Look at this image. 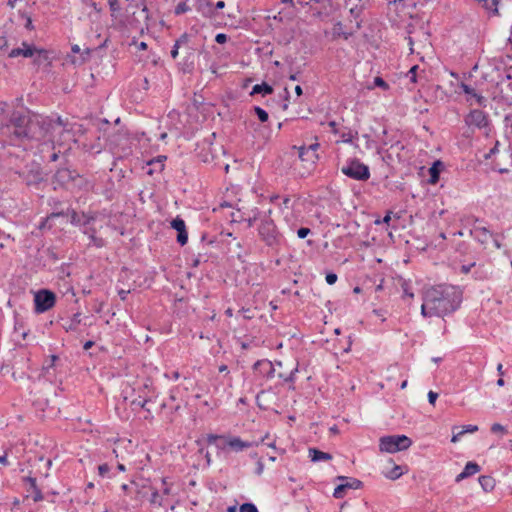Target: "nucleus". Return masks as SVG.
Listing matches in <instances>:
<instances>
[{"instance_id": "obj_1", "label": "nucleus", "mask_w": 512, "mask_h": 512, "mask_svg": "<svg viewBox=\"0 0 512 512\" xmlns=\"http://www.w3.org/2000/svg\"><path fill=\"white\" fill-rule=\"evenodd\" d=\"M462 302V290L453 285L428 288L423 295L421 314L424 317H444L456 311Z\"/></svg>"}, {"instance_id": "obj_2", "label": "nucleus", "mask_w": 512, "mask_h": 512, "mask_svg": "<svg viewBox=\"0 0 512 512\" xmlns=\"http://www.w3.org/2000/svg\"><path fill=\"white\" fill-rule=\"evenodd\" d=\"M32 116L20 111L12 112L9 121L1 127V134L11 145H21L31 141L30 124Z\"/></svg>"}, {"instance_id": "obj_3", "label": "nucleus", "mask_w": 512, "mask_h": 512, "mask_svg": "<svg viewBox=\"0 0 512 512\" xmlns=\"http://www.w3.org/2000/svg\"><path fill=\"white\" fill-rule=\"evenodd\" d=\"M65 130V125L61 117L56 119L42 116L33 115L32 123L30 124L31 141H43L55 143L56 134H61Z\"/></svg>"}, {"instance_id": "obj_4", "label": "nucleus", "mask_w": 512, "mask_h": 512, "mask_svg": "<svg viewBox=\"0 0 512 512\" xmlns=\"http://www.w3.org/2000/svg\"><path fill=\"white\" fill-rule=\"evenodd\" d=\"M108 4L111 16L128 29H139L141 19H147L146 8H139L137 5H128L126 15H123L119 0H108Z\"/></svg>"}, {"instance_id": "obj_5", "label": "nucleus", "mask_w": 512, "mask_h": 512, "mask_svg": "<svg viewBox=\"0 0 512 512\" xmlns=\"http://www.w3.org/2000/svg\"><path fill=\"white\" fill-rule=\"evenodd\" d=\"M272 210L269 209L261 217V223L258 228L259 236L261 240L270 248L275 249L281 243V235L271 219Z\"/></svg>"}, {"instance_id": "obj_6", "label": "nucleus", "mask_w": 512, "mask_h": 512, "mask_svg": "<svg viewBox=\"0 0 512 512\" xmlns=\"http://www.w3.org/2000/svg\"><path fill=\"white\" fill-rule=\"evenodd\" d=\"M412 440L406 435H387L379 439L381 452L396 453L410 448Z\"/></svg>"}, {"instance_id": "obj_7", "label": "nucleus", "mask_w": 512, "mask_h": 512, "mask_svg": "<svg viewBox=\"0 0 512 512\" xmlns=\"http://www.w3.org/2000/svg\"><path fill=\"white\" fill-rule=\"evenodd\" d=\"M341 172L354 180L366 181L370 178L369 167L358 159L348 160L346 165L341 168Z\"/></svg>"}, {"instance_id": "obj_8", "label": "nucleus", "mask_w": 512, "mask_h": 512, "mask_svg": "<svg viewBox=\"0 0 512 512\" xmlns=\"http://www.w3.org/2000/svg\"><path fill=\"white\" fill-rule=\"evenodd\" d=\"M18 174L27 186H38L44 180L42 167L35 161L27 164Z\"/></svg>"}, {"instance_id": "obj_9", "label": "nucleus", "mask_w": 512, "mask_h": 512, "mask_svg": "<svg viewBox=\"0 0 512 512\" xmlns=\"http://www.w3.org/2000/svg\"><path fill=\"white\" fill-rule=\"evenodd\" d=\"M468 127H475L484 130L486 134L490 131L489 115L479 109H472L464 118Z\"/></svg>"}, {"instance_id": "obj_10", "label": "nucleus", "mask_w": 512, "mask_h": 512, "mask_svg": "<svg viewBox=\"0 0 512 512\" xmlns=\"http://www.w3.org/2000/svg\"><path fill=\"white\" fill-rule=\"evenodd\" d=\"M56 295L48 289H41L34 295V309L36 313H44L54 307Z\"/></svg>"}, {"instance_id": "obj_11", "label": "nucleus", "mask_w": 512, "mask_h": 512, "mask_svg": "<svg viewBox=\"0 0 512 512\" xmlns=\"http://www.w3.org/2000/svg\"><path fill=\"white\" fill-rule=\"evenodd\" d=\"M253 371L256 380L263 384V381H268L275 376V368L271 361L267 359L258 360L253 365Z\"/></svg>"}, {"instance_id": "obj_12", "label": "nucleus", "mask_w": 512, "mask_h": 512, "mask_svg": "<svg viewBox=\"0 0 512 512\" xmlns=\"http://www.w3.org/2000/svg\"><path fill=\"white\" fill-rule=\"evenodd\" d=\"M459 88L464 94H466V102L470 106L474 104L483 108L487 106V99L481 93L476 92V90L470 85L461 82L459 84Z\"/></svg>"}, {"instance_id": "obj_13", "label": "nucleus", "mask_w": 512, "mask_h": 512, "mask_svg": "<svg viewBox=\"0 0 512 512\" xmlns=\"http://www.w3.org/2000/svg\"><path fill=\"white\" fill-rule=\"evenodd\" d=\"M341 483L334 489L333 496L337 499L343 498L347 489H358L362 482L355 478L339 476Z\"/></svg>"}, {"instance_id": "obj_14", "label": "nucleus", "mask_w": 512, "mask_h": 512, "mask_svg": "<svg viewBox=\"0 0 512 512\" xmlns=\"http://www.w3.org/2000/svg\"><path fill=\"white\" fill-rule=\"evenodd\" d=\"M197 157L204 163H209L214 159V152L212 148L211 138L204 139L197 144L196 147Z\"/></svg>"}, {"instance_id": "obj_15", "label": "nucleus", "mask_w": 512, "mask_h": 512, "mask_svg": "<svg viewBox=\"0 0 512 512\" xmlns=\"http://www.w3.org/2000/svg\"><path fill=\"white\" fill-rule=\"evenodd\" d=\"M170 227L177 232V243L181 246L186 245L188 242V231L185 221L180 216H177L170 222Z\"/></svg>"}, {"instance_id": "obj_16", "label": "nucleus", "mask_w": 512, "mask_h": 512, "mask_svg": "<svg viewBox=\"0 0 512 512\" xmlns=\"http://www.w3.org/2000/svg\"><path fill=\"white\" fill-rule=\"evenodd\" d=\"M22 45H23L22 48H14V49H12L11 52L9 53V57L15 58V57H18V56H23V57H26V58H30V57H33L36 52L39 55L42 54V53L46 54L45 50H37L34 46H31V45H29V44H27L25 42Z\"/></svg>"}, {"instance_id": "obj_17", "label": "nucleus", "mask_w": 512, "mask_h": 512, "mask_svg": "<svg viewBox=\"0 0 512 512\" xmlns=\"http://www.w3.org/2000/svg\"><path fill=\"white\" fill-rule=\"evenodd\" d=\"M470 235L482 245H486L493 237V233L486 227L476 225L470 230Z\"/></svg>"}, {"instance_id": "obj_18", "label": "nucleus", "mask_w": 512, "mask_h": 512, "mask_svg": "<svg viewBox=\"0 0 512 512\" xmlns=\"http://www.w3.org/2000/svg\"><path fill=\"white\" fill-rule=\"evenodd\" d=\"M75 172L71 171L67 168H61L56 171L53 177V183L57 184L58 186H65L70 181L74 180L75 178Z\"/></svg>"}, {"instance_id": "obj_19", "label": "nucleus", "mask_w": 512, "mask_h": 512, "mask_svg": "<svg viewBox=\"0 0 512 512\" xmlns=\"http://www.w3.org/2000/svg\"><path fill=\"white\" fill-rule=\"evenodd\" d=\"M226 445L235 452H241L253 446L252 442L243 441L240 437H229L226 440Z\"/></svg>"}, {"instance_id": "obj_20", "label": "nucleus", "mask_w": 512, "mask_h": 512, "mask_svg": "<svg viewBox=\"0 0 512 512\" xmlns=\"http://www.w3.org/2000/svg\"><path fill=\"white\" fill-rule=\"evenodd\" d=\"M83 234L87 235L90 239L89 246H95L97 248H102L105 246V240L101 237H97V230L95 227L83 228Z\"/></svg>"}, {"instance_id": "obj_21", "label": "nucleus", "mask_w": 512, "mask_h": 512, "mask_svg": "<svg viewBox=\"0 0 512 512\" xmlns=\"http://www.w3.org/2000/svg\"><path fill=\"white\" fill-rule=\"evenodd\" d=\"M453 436L451 438V442L456 443L459 439L466 433H474L478 431V426L476 425H465L462 427H453Z\"/></svg>"}, {"instance_id": "obj_22", "label": "nucleus", "mask_w": 512, "mask_h": 512, "mask_svg": "<svg viewBox=\"0 0 512 512\" xmlns=\"http://www.w3.org/2000/svg\"><path fill=\"white\" fill-rule=\"evenodd\" d=\"M299 158L304 162L315 163L318 160V154L312 153L307 146L297 148Z\"/></svg>"}, {"instance_id": "obj_23", "label": "nucleus", "mask_w": 512, "mask_h": 512, "mask_svg": "<svg viewBox=\"0 0 512 512\" xmlns=\"http://www.w3.org/2000/svg\"><path fill=\"white\" fill-rule=\"evenodd\" d=\"M443 170V163L439 160L435 161L433 165L429 168V182L431 184H436L439 181V175Z\"/></svg>"}, {"instance_id": "obj_24", "label": "nucleus", "mask_w": 512, "mask_h": 512, "mask_svg": "<svg viewBox=\"0 0 512 512\" xmlns=\"http://www.w3.org/2000/svg\"><path fill=\"white\" fill-rule=\"evenodd\" d=\"M309 457L312 462L328 461L332 459V455L316 448H309Z\"/></svg>"}, {"instance_id": "obj_25", "label": "nucleus", "mask_w": 512, "mask_h": 512, "mask_svg": "<svg viewBox=\"0 0 512 512\" xmlns=\"http://www.w3.org/2000/svg\"><path fill=\"white\" fill-rule=\"evenodd\" d=\"M65 215H70V222L73 224V225H79L81 226V217L79 216V214L71 209V210H68L67 213L61 211V212H54L52 213L49 218H55V217H60V216H65Z\"/></svg>"}, {"instance_id": "obj_26", "label": "nucleus", "mask_w": 512, "mask_h": 512, "mask_svg": "<svg viewBox=\"0 0 512 512\" xmlns=\"http://www.w3.org/2000/svg\"><path fill=\"white\" fill-rule=\"evenodd\" d=\"M273 92V87L266 82H262L261 84H256L253 86L251 95L254 94H262L263 96L269 95Z\"/></svg>"}, {"instance_id": "obj_27", "label": "nucleus", "mask_w": 512, "mask_h": 512, "mask_svg": "<svg viewBox=\"0 0 512 512\" xmlns=\"http://www.w3.org/2000/svg\"><path fill=\"white\" fill-rule=\"evenodd\" d=\"M479 484L485 492L492 491L495 487V480L493 477L488 475H482L479 477Z\"/></svg>"}, {"instance_id": "obj_28", "label": "nucleus", "mask_w": 512, "mask_h": 512, "mask_svg": "<svg viewBox=\"0 0 512 512\" xmlns=\"http://www.w3.org/2000/svg\"><path fill=\"white\" fill-rule=\"evenodd\" d=\"M81 323V314L75 313L70 320L63 324V328L66 331H76L78 325Z\"/></svg>"}, {"instance_id": "obj_29", "label": "nucleus", "mask_w": 512, "mask_h": 512, "mask_svg": "<svg viewBox=\"0 0 512 512\" xmlns=\"http://www.w3.org/2000/svg\"><path fill=\"white\" fill-rule=\"evenodd\" d=\"M504 125L506 135L510 139V145L512 146V112L505 115Z\"/></svg>"}, {"instance_id": "obj_30", "label": "nucleus", "mask_w": 512, "mask_h": 512, "mask_svg": "<svg viewBox=\"0 0 512 512\" xmlns=\"http://www.w3.org/2000/svg\"><path fill=\"white\" fill-rule=\"evenodd\" d=\"M463 471L465 474L470 477L480 471V466L475 462H467Z\"/></svg>"}, {"instance_id": "obj_31", "label": "nucleus", "mask_w": 512, "mask_h": 512, "mask_svg": "<svg viewBox=\"0 0 512 512\" xmlns=\"http://www.w3.org/2000/svg\"><path fill=\"white\" fill-rule=\"evenodd\" d=\"M402 474V468L398 465H395L390 471L384 472L385 477L391 480L398 479Z\"/></svg>"}, {"instance_id": "obj_32", "label": "nucleus", "mask_w": 512, "mask_h": 512, "mask_svg": "<svg viewBox=\"0 0 512 512\" xmlns=\"http://www.w3.org/2000/svg\"><path fill=\"white\" fill-rule=\"evenodd\" d=\"M140 198L141 200L144 202L146 199H149V200H152L153 202L157 203V200L154 199L155 195H154V192L152 191L151 188L149 187H145L141 192H140Z\"/></svg>"}, {"instance_id": "obj_33", "label": "nucleus", "mask_w": 512, "mask_h": 512, "mask_svg": "<svg viewBox=\"0 0 512 512\" xmlns=\"http://www.w3.org/2000/svg\"><path fill=\"white\" fill-rule=\"evenodd\" d=\"M358 133L357 132H353L351 130H348L346 132H342L340 137H341V141L344 142V143H352L353 140L357 137Z\"/></svg>"}, {"instance_id": "obj_34", "label": "nucleus", "mask_w": 512, "mask_h": 512, "mask_svg": "<svg viewBox=\"0 0 512 512\" xmlns=\"http://www.w3.org/2000/svg\"><path fill=\"white\" fill-rule=\"evenodd\" d=\"M253 109H254V112L257 115L258 119L260 120V122L264 123V122L268 121L269 115L263 108H261L259 106H254Z\"/></svg>"}, {"instance_id": "obj_35", "label": "nucleus", "mask_w": 512, "mask_h": 512, "mask_svg": "<svg viewBox=\"0 0 512 512\" xmlns=\"http://www.w3.org/2000/svg\"><path fill=\"white\" fill-rule=\"evenodd\" d=\"M82 218L84 219L83 221H81V226H83V228H90L91 222H93L96 219L94 214H84V213L82 215Z\"/></svg>"}, {"instance_id": "obj_36", "label": "nucleus", "mask_w": 512, "mask_h": 512, "mask_svg": "<svg viewBox=\"0 0 512 512\" xmlns=\"http://www.w3.org/2000/svg\"><path fill=\"white\" fill-rule=\"evenodd\" d=\"M239 512H258V509L253 503H244L240 506Z\"/></svg>"}, {"instance_id": "obj_37", "label": "nucleus", "mask_w": 512, "mask_h": 512, "mask_svg": "<svg viewBox=\"0 0 512 512\" xmlns=\"http://www.w3.org/2000/svg\"><path fill=\"white\" fill-rule=\"evenodd\" d=\"M187 40L186 36H182L179 40L176 41L173 49L171 50V56L172 58H176L177 55H178V49H179V45L182 43V42H185Z\"/></svg>"}, {"instance_id": "obj_38", "label": "nucleus", "mask_w": 512, "mask_h": 512, "mask_svg": "<svg viewBox=\"0 0 512 512\" xmlns=\"http://www.w3.org/2000/svg\"><path fill=\"white\" fill-rule=\"evenodd\" d=\"M491 432L492 433H501V434H505L507 433V429L499 424V423H494L492 426H491Z\"/></svg>"}, {"instance_id": "obj_39", "label": "nucleus", "mask_w": 512, "mask_h": 512, "mask_svg": "<svg viewBox=\"0 0 512 512\" xmlns=\"http://www.w3.org/2000/svg\"><path fill=\"white\" fill-rule=\"evenodd\" d=\"M374 85L377 86V87L382 88L383 90H387L389 88V85L381 77H375L374 78Z\"/></svg>"}, {"instance_id": "obj_40", "label": "nucleus", "mask_w": 512, "mask_h": 512, "mask_svg": "<svg viewBox=\"0 0 512 512\" xmlns=\"http://www.w3.org/2000/svg\"><path fill=\"white\" fill-rule=\"evenodd\" d=\"M298 371L297 367L293 369L289 375L284 376L283 374H279V377L282 378L285 382H294L295 373Z\"/></svg>"}, {"instance_id": "obj_41", "label": "nucleus", "mask_w": 512, "mask_h": 512, "mask_svg": "<svg viewBox=\"0 0 512 512\" xmlns=\"http://www.w3.org/2000/svg\"><path fill=\"white\" fill-rule=\"evenodd\" d=\"M311 230L306 227H301L297 231V235L300 239L306 238L310 234Z\"/></svg>"}, {"instance_id": "obj_42", "label": "nucleus", "mask_w": 512, "mask_h": 512, "mask_svg": "<svg viewBox=\"0 0 512 512\" xmlns=\"http://www.w3.org/2000/svg\"><path fill=\"white\" fill-rule=\"evenodd\" d=\"M259 217H260V211L258 209H255L254 215L247 220L248 226L252 227Z\"/></svg>"}, {"instance_id": "obj_43", "label": "nucleus", "mask_w": 512, "mask_h": 512, "mask_svg": "<svg viewBox=\"0 0 512 512\" xmlns=\"http://www.w3.org/2000/svg\"><path fill=\"white\" fill-rule=\"evenodd\" d=\"M325 279H326V282H327L329 285H333V284H335V283H336V281H337L338 277H337V275H336L335 273L330 272V273H327V274H326Z\"/></svg>"}, {"instance_id": "obj_44", "label": "nucleus", "mask_w": 512, "mask_h": 512, "mask_svg": "<svg viewBox=\"0 0 512 512\" xmlns=\"http://www.w3.org/2000/svg\"><path fill=\"white\" fill-rule=\"evenodd\" d=\"M418 69V66L417 65H414L413 67H411V69L409 70L408 72V77L410 78V81L411 82H416V71Z\"/></svg>"}, {"instance_id": "obj_45", "label": "nucleus", "mask_w": 512, "mask_h": 512, "mask_svg": "<svg viewBox=\"0 0 512 512\" xmlns=\"http://www.w3.org/2000/svg\"><path fill=\"white\" fill-rule=\"evenodd\" d=\"M227 35L224 34V33H218L215 37V41L218 43V44H224L227 42Z\"/></svg>"}, {"instance_id": "obj_46", "label": "nucleus", "mask_w": 512, "mask_h": 512, "mask_svg": "<svg viewBox=\"0 0 512 512\" xmlns=\"http://www.w3.org/2000/svg\"><path fill=\"white\" fill-rule=\"evenodd\" d=\"M98 471H99V475L105 476L110 471V467L108 464L105 463L98 467Z\"/></svg>"}, {"instance_id": "obj_47", "label": "nucleus", "mask_w": 512, "mask_h": 512, "mask_svg": "<svg viewBox=\"0 0 512 512\" xmlns=\"http://www.w3.org/2000/svg\"><path fill=\"white\" fill-rule=\"evenodd\" d=\"M427 396H428L429 403L432 404V405H435V402H436V400L438 398V393H436V392L431 390V391L428 392Z\"/></svg>"}, {"instance_id": "obj_48", "label": "nucleus", "mask_w": 512, "mask_h": 512, "mask_svg": "<svg viewBox=\"0 0 512 512\" xmlns=\"http://www.w3.org/2000/svg\"><path fill=\"white\" fill-rule=\"evenodd\" d=\"M475 265H476L475 262L467 264V265H462L460 270H461L462 273L468 274L471 271V269L473 267H475Z\"/></svg>"}, {"instance_id": "obj_49", "label": "nucleus", "mask_w": 512, "mask_h": 512, "mask_svg": "<svg viewBox=\"0 0 512 512\" xmlns=\"http://www.w3.org/2000/svg\"><path fill=\"white\" fill-rule=\"evenodd\" d=\"M33 492H34V495H33L34 502H39V501L43 500V494L39 489H35Z\"/></svg>"}, {"instance_id": "obj_50", "label": "nucleus", "mask_w": 512, "mask_h": 512, "mask_svg": "<svg viewBox=\"0 0 512 512\" xmlns=\"http://www.w3.org/2000/svg\"><path fill=\"white\" fill-rule=\"evenodd\" d=\"M491 239H492L493 244H494L496 249H500L502 247V244H501V242L499 240L498 235L493 234V237Z\"/></svg>"}, {"instance_id": "obj_51", "label": "nucleus", "mask_w": 512, "mask_h": 512, "mask_svg": "<svg viewBox=\"0 0 512 512\" xmlns=\"http://www.w3.org/2000/svg\"><path fill=\"white\" fill-rule=\"evenodd\" d=\"M221 438L219 435L215 434H208L207 435V442L208 444H214L217 439Z\"/></svg>"}, {"instance_id": "obj_52", "label": "nucleus", "mask_w": 512, "mask_h": 512, "mask_svg": "<svg viewBox=\"0 0 512 512\" xmlns=\"http://www.w3.org/2000/svg\"><path fill=\"white\" fill-rule=\"evenodd\" d=\"M350 13L355 18H358L360 13H361V8H359V7H352V8H350Z\"/></svg>"}, {"instance_id": "obj_53", "label": "nucleus", "mask_w": 512, "mask_h": 512, "mask_svg": "<svg viewBox=\"0 0 512 512\" xmlns=\"http://www.w3.org/2000/svg\"><path fill=\"white\" fill-rule=\"evenodd\" d=\"M309 148V150L314 153V154H317V150L318 148L320 147V144L318 142H315V143H312L310 144L309 146H307Z\"/></svg>"}, {"instance_id": "obj_54", "label": "nucleus", "mask_w": 512, "mask_h": 512, "mask_svg": "<svg viewBox=\"0 0 512 512\" xmlns=\"http://www.w3.org/2000/svg\"><path fill=\"white\" fill-rule=\"evenodd\" d=\"M263 470H264V464L261 460H258L257 462V468H256V474L257 475H261L263 473Z\"/></svg>"}, {"instance_id": "obj_55", "label": "nucleus", "mask_w": 512, "mask_h": 512, "mask_svg": "<svg viewBox=\"0 0 512 512\" xmlns=\"http://www.w3.org/2000/svg\"><path fill=\"white\" fill-rule=\"evenodd\" d=\"M164 377H165V378H167V379H174V380H177V379L179 378V373H178L177 371H173V372L171 373V375H170V374H168V373H165V374H164Z\"/></svg>"}, {"instance_id": "obj_56", "label": "nucleus", "mask_w": 512, "mask_h": 512, "mask_svg": "<svg viewBox=\"0 0 512 512\" xmlns=\"http://www.w3.org/2000/svg\"><path fill=\"white\" fill-rule=\"evenodd\" d=\"M265 394V391H261L260 393L257 394L256 396V402H257V405L260 407V408H263V409H266V407H264L262 404H261V398L262 396Z\"/></svg>"}, {"instance_id": "obj_57", "label": "nucleus", "mask_w": 512, "mask_h": 512, "mask_svg": "<svg viewBox=\"0 0 512 512\" xmlns=\"http://www.w3.org/2000/svg\"><path fill=\"white\" fill-rule=\"evenodd\" d=\"M28 481L30 483L31 489L34 491L35 489H38L36 479L35 478H28Z\"/></svg>"}, {"instance_id": "obj_58", "label": "nucleus", "mask_w": 512, "mask_h": 512, "mask_svg": "<svg viewBox=\"0 0 512 512\" xmlns=\"http://www.w3.org/2000/svg\"><path fill=\"white\" fill-rule=\"evenodd\" d=\"M403 292H404V296H407L409 298H413L414 297V294L409 291V289L407 288L406 285H403Z\"/></svg>"}, {"instance_id": "obj_59", "label": "nucleus", "mask_w": 512, "mask_h": 512, "mask_svg": "<svg viewBox=\"0 0 512 512\" xmlns=\"http://www.w3.org/2000/svg\"><path fill=\"white\" fill-rule=\"evenodd\" d=\"M465 478H468V476L465 474V472H464V471H462L460 474H458V475L456 476L455 481H456V482H460V481L464 480Z\"/></svg>"}, {"instance_id": "obj_60", "label": "nucleus", "mask_w": 512, "mask_h": 512, "mask_svg": "<svg viewBox=\"0 0 512 512\" xmlns=\"http://www.w3.org/2000/svg\"><path fill=\"white\" fill-rule=\"evenodd\" d=\"M186 10L185 8V4H179L176 9H175V13L176 14H180L182 12H184Z\"/></svg>"}, {"instance_id": "obj_61", "label": "nucleus", "mask_w": 512, "mask_h": 512, "mask_svg": "<svg viewBox=\"0 0 512 512\" xmlns=\"http://www.w3.org/2000/svg\"><path fill=\"white\" fill-rule=\"evenodd\" d=\"M290 201H291V199L288 196L284 197L283 201H282V206L285 207V208H288L289 204H290Z\"/></svg>"}, {"instance_id": "obj_62", "label": "nucleus", "mask_w": 512, "mask_h": 512, "mask_svg": "<svg viewBox=\"0 0 512 512\" xmlns=\"http://www.w3.org/2000/svg\"><path fill=\"white\" fill-rule=\"evenodd\" d=\"M25 27H26L28 30H32V29H34V26H33V24H32V20H31V18H28V19H27V22H26V24H25Z\"/></svg>"}, {"instance_id": "obj_63", "label": "nucleus", "mask_w": 512, "mask_h": 512, "mask_svg": "<svg viewBox=\"0 0 512 512\" xmlns=\"http://www.w3.org/2000/svg\"><path fill=\"white\" fill-rule=\"evenodd\" d=\"M225 7V2L224 1H218L216 4H215V9L219 10V9H223Z\"/></svg>"}, {"instance_id": "obj_64", "label": "nucleus", "mask_w": 512, "mask_h": 512, "mask_svg": "<svg viewBox=\"0 0 512 512\" xmlns=\"http://www.w3.org/2000/svg\"><path fill=\"white\" fill-rule=\"evenodd\" d=\"M129 293V291H125V290H120L119 291V296L122 300H125L126 297H127V294Z\"/></svg>"}]
</instances>
